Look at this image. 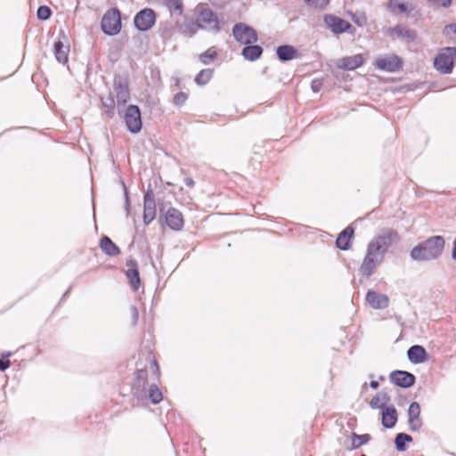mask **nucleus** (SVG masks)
<instances>
[{
	"label": "nucleus",
	"mask_w": 456,
	"mask_h": 456,
	"mask_svg": "<svg viewBox=\"0 0 456 456\" xmlns=\"http://www.w3.org/2000/svg\"><path fill=\"white\" fill-rule=\"evenodd\" d=\"M456 60V47H445L434 60L435 69L441 74L452 73Z\"/></svg>",
	"instance_id": "3"
},
{
	"label": "nucleus",
	"mask_w": 456,
	"mask_h": 456,
	"mask_svg": "<svg viewBox=\"0 0 456 456\" xmlns=\"http://www.w3.org/2000/svg\"><path fill=\"white\" fill-rule=\"evenodd\" d=\"M363 64V59L361 54L344 57L338 61L337 67L345 70H354Z\"/></svg>",
	"instance_id": "16"
},
{
	"label": "nucleus",
	"mask_w": 456,
	"mask_h": 456,
	"mask_svg": "<svg viewBox=\"0 0 456 456\" xmlns=\"http://www.w3.org/2000/svg\"><path fill=\"white\" fill-rule=\"evenodd\" d=\"M156 22V13L151 8H144L138 12L134 18V27L139 31L151 29Z\"/></svg>",
	"instance_id": "8"
},
{
	"label": "nucleus",
	"mask_w": 456,
	"mask_h": 456,
	"mask_svg": "<svg viewBox=\"0 0 456 456\" xmlns=\"http://www.w3.org/2000/svg\"><path fill=\"white\" fill-rule=\"evenodd\" d=\"M409 428L411 431H419L422 427L421 419H408Z\"/></svg>",
	"instance_id": "37"
},
{
	"label": "nucleus",
	"mask_w": 456,
	"mask_h": 456,
	"mask_svg": "<svg viewBox=\"0 0 456 456\" xmlns=\"http://www.w3.org/2000/svg\"><path fill=\"white\" fill-rule=\"evenodd\" d=\"M407 356L409 361L414 364L422 363L428 358L426 349L419 345L411 346L407 351Z\"/></svg>",
	"instance_id": "17"
},
{
	"label": "nucleus",
	"mask_w": 456,
	"mask_h": 456,
	"mask_svg": "<svg viewBox=\"0 0 456 456\" xmlns=\"http://www.w3.org/2000/svg\"><path fill=\"white\" fill-rule=\"evenodd\" d=\"M136 378H137L138 382H142L144 385L145 381H146V378H147V370H137Z\"/></svg>",
	"instance_id": "44"
},
{
	"label": "nucleus",
	"mask_w": 456,
	"mask_h": 456,
	"mask_svg": "<svg viewBox=\"0 0 456 456\" xmlns=\"http://www.w3.org/2000/svg\"><path fill=\"white\" fill-rule=\"evenodd\" d=\"M156 209L143 208V223L148 225L155 218Z\"/></svg>",
	"instance_id": "36"
},
{
	"label": "nucleus",
	"mask_w": 456,
	"mask_h": 456,
	"mask_svg": "<svg viewBox=\"0 0 456 456\" xmlns=\"http://www.w3.org/2000/svg\"><path fill=\"white\" fill-rule=\"evenodd\" d=\"M144 204L143 208L156 209V202L154 192L151 189H148L144 193Z\"/></svg>",
	"instance_id": "30"
},
{
	"label": "nucleus",
	"mask_w": 456,
	"mask_h": 456,
	"mask_svg": "<svg viewBox=\"0 0 456 456\" xmlns=\"http://www.w3.org/2000/svg\"><path fill=\"white\" fill-rule=\"evenodd\" d=\"M216 56V52L213 49H208L205 53H201V63L208 64Z\"/></svg>",
	"instance_id": "35"
},
{
	"label": "nucleus",
	"mask_w": 456,
	"mask_h": 456,
	"mask_svg": "<svg viewBox=\"0 0 456 456\" xmlns=\"http://www.w3.org/2000/svg\"><path fill=\"white\" fill-rule=\"evenodd\" d=\"M352 20L358 26H363L366 23V21H367L366 16L364 14H362V13H361V14H353Z\"/></svg>",
	"instance_id": "41"
},
{
	"label": "nucleus",
	"mask_w": 456,
	"mask_h": 456,
	"mask_svg": "<svg viewBox=\"0 0 456 456\" xmlns=\"http://www.w3.org/2000/svg\"><path fill=\"white\" fill-rule=\"evenodd\" d=\"M69 292V289L64 293L62 297H65L66 296H68Z\"/></svg>",
	"instance_id": "55"
},
{
	"label": "nucleus",
	"mask_w": 456,
	"mask_h": 456,
	"mask_svg": "<svg viewBox=\"0 0 456 456\" xmlns=\"http://www.w3.org/2000/svg\"><path fill=\"white\" fill-rule=\"evenodd\" d=\"M444 243V239L440 235L430 237L411 250V257L416 261L434 260L441 256Z\"/></svg>",
	"instance_id": "2"
},
{
	"label": "nucleus",
	"mask_w": 456,
	"mask_h": 456,
	"mask_svg": "<svg viewBox=\"0 0 456 456\" xmlns=\"http://www.w3.org/2000/svg\"><path fill=\"white\" fill-rule=\"evenodd\" d=\"M213 72L212 69H201V86L205 85L212 78Z\"/></svg>",
	"instance_id": "39"
},
{
	"label": "nucleus",
	"mask_w": 456,
	"mask_h": 456,
	"mask_svg": "<svg viewBox=\"0 0 456 456\" xmlns=\"http://www.w3.org/2000/svg\"><path fill=\"white\" fill-rule=\"evenodd\" d=\"M361 456H366L365 454H362Z\"/></svg>",
	"instance_id": "57"
},
{
	"label": "nucleus",
	"mask_w": 456,
	"mask_h": 456,
	"mask_svg": "<svg viewBox=\"0 0 456 456\" xmlns=\"http://www.w3.org/2000/svg\"><path fill=\"white\" fill-rule=\"evenodd\" d=\"M373 65L379 70L395 72L402 68L403 61L402 59L395 54H386L379 56Z\"/></svg>",
	"instance_id": "7"
},
{
	"label": "nucleus",
	"mask_w": 456,
	"mask_h": 456,
	"mask_svg": "<svg viewBox=\"0 0 456 456\" xmlns=\"http://www.w3.org/2000/svg\"><path fill=\"white\" fill-rule=\"evenodd\" d=\"M222 20L209 8H201V29L217 33L221 29Z\"/></svg>",
	"instance_id": "10"
},
{
	"label": "nucleus",
	"mask_w": 456,
	"mask_h": 456,
	"mask_svg": "<svg viewBox=\"0 0 456 456\" xmlns=\"http://www.w3.org/2000/svg\"><path fill=\"white\" fill-rule=\"evenodd\" d=\"M11 354H12V353H10V352H9V353H6L5 356H7V357H8V356H10Z\"/></svg>",
	"instance_id": "56"
},
{
	"label": "nucleus",
	"mask_w": 456,
	"mask_h": 456,
	"mask_svg": "<svg viewBox=\"0 0 456 456\" xmlns=\"http://www.w3.org/2000/svg\"><path fill=\"white\" fill-rule=\"evenodd\" d=\"M420 418V406L417 402H412L408 409V419Z\"/></svg>",
	"instance_id": "33"
},
{
	"label": "nucleus",
	"mask_w": 456,
	"mask_h": 456,
	"mask_svg": "<svg viewBox=\"0 0 456 456\" xmlns=\"http://www.w3.org/2000/svg\"><path fill=\"white\" fill-rule=\"evenodd\" d=\"M52 15L51 9L46 5H41L37 11V16L38 20H47Z\"/></svg>",
	"instance_id": "34"
},
{
	"label": "nucleus",
	"mask_w": 456,
	"mask_h": 456,
	"mask_svg": "<svg viewBox=\"0 0 456 456\" xmlns=\"http://www.w3.org/2000/svg\"><path fill=\"white\" fill-rule=\"evenodd\" d=\"M428 1L434 5L442 6L444 8H447L452 4V0H428Z\"/></svg>",
	"instance_id": "43"
},
{
	"label": "nucleus",
	"mask_w": 456,
	"mask_h": 456,
	"mask_svg": "<svg viewBox=\"0 0 456 456\" xmlns=\"http://www.w3.org/2000/svg\"><path fill=\"white\" fill-rule=\"evenodd\" d=\"M10 361L9 360H4L3 358H0V370L1 371H4L5 370H7L9 367H10Z\"/></svg>",
	"instance_id": "48"
},
{
	"label": "nucleus",
	"mask_w": 456,
	"mask_h": 456,
	"mask_svg": "<svg viewBox=\"0 0 456 456\" xmlns=\"http://www.w3.org/2000/svg\"><path fill=\"white\" fill-rule=\"evenodd\" d=\"M101 101L102 105L108 109L107 113L109 117H112L113 110L115 108V100L111 94H109L106 97H101Z\"/></svg>",
	"instance_id": "31"
},
{
	"label": "nucleus",
	"mask_w": 456,
	"mask_h": 456,
	"mask_svg": "<svg viewBox=\"0 0 456 456\" xmlns=\"http://www.w3.org/2000/svg\"><path fill=\"white\" fill-rule=\"evenodd\" d=\"M390 402V396L386 392H379L370 402V406L372 409H381L387 407L386 405Z\"/></svg>",
	"instance_id": "25"
},
{
	"label": "nucleus",
	"mask_w": 456,
	"mask_h": 456,
	"mask_svg": "<svg viewBox=\"0 0 456 456\" xmlns=\"http://www.w3.org/2000/svg\"><path fill=\"white\" fill-rule=\"evenodd\" d=\"M453 249H452V258L453 260H456V240H454L453 242Z\"/></svg>",
	"instance_id": "52"
},
{
	"label": "nucleus",
	"mask_w": 456,
	"mask_h": 456,
	"mask_svg": "<svg viewBox=\"0 0 456 456\" xmlns=\"http://www.w3.org/2000/svg\"><path fill=\"white\" fill-rule=\"evenodd\" d=\"M379 382L376 381V380H371L370 382V387L372 388V389H377L379 387Z\"/></svg>",
	"instance_id": "50"
},
{
	"label": "nucleus",
	"mask_w": 456,
	"mask_h": 456,
	"mask_svg": "<svg viewBox=\"0 0 456 456\" xmlns=\"http://www.w3.org/2000/svg\"><path fill=\"white\" fill-rule=\"evenodd\" d=\"M124 119L130 133L138 134L142 130L141 110L137 105L127 106L124 113Z\"/></svg>",
	"instance_id": "5"
},
{
	"label": "nucleus",
	"mask_w": 456,
	"mask_h": 456,
	"mask_svg": "<svg viewBox=\"0 0 456 456\" xmlns=\"http://www.w3.org/2000/svg\"><path fill=\"white\" fill-rule=\"evenodd\" d=\"M194 81L195 83L200 86V73L196 74L195 77H194Z\"/></svg>",
	"instance_id": "53"
},
{
	"label": "nucleus",
	"mask_w": 456,
	"mask_h": 456,
	"mask_svg": "<svg viewBox=\"0 0 456 456\" xmlns=\"http://www.w3.org/2000/svg\"><path fill=\"white\" fill-rule=\"evenodd\" d=\"M130 313H131V317H132V325L135 326L139 320V311L136 306L131 305Z\"/></svg>",
	"instance_id": "42"
},
{
	"label": "nucleus",
	"mask_w": 456,
	"mask_h": 456,
	"mask_svg": "<svg viewBox=\"0 0 456 456\" xmlns=\"http://www.w3.org/2000/svg\"><path fill=\"white\" fill-rule=\"evenodd\" d=\"M167 225L175 231H179L183 226V218L182 213L175 208H169L165 216Z\"/></svg>",
	"instance_id": "14"
},
{
	"label": "nucleus",
	"mask_w": 456,
	"mask_h": 456,
	"mask_svg": "<svg viewBox=\"0 0 456 456\" xmlns=\"http://www.w3.org/2000/svg\"><path fill=\"white\" fill-rule=\"evenodd\" d=\"M102 29L109 36L119 33L121 29L120 12L118 9L108 11L102 20Z\"/></svg>",
	"instance_id": "4"
},
{
	"label": "nucleus",
	"mask_w": 456,
	"mask_h": 456,
	"mask_svg": "<svg viewBox=\"0 0 456 456\" xmlns=\"http://www.w3.org/2000/svg\"><path fill=\"white\" fill-rule=\"evenodd\" d=\"M276 54L280 61H289L298 57L297 49L290 45H280L276 49Z\"/></svg>",
	"instance_id": "21"
},
{
	"label": "nucleus",
	"mask_w": 456,
	"mask_h": 456,
	"mask_svg": "<svg viewBox=\"0 0 456 456\" xmlns=\"http://www.w3.org/2000/svg\"><path fill=\"white\" fill-rule=\"evenodd\" d=\"M149 398L151 399V403L154 404L159 403L162 398V393L158 387L157 385H151L149 387Z\"/></svg>",
	"instance_id": "29"
},
{
	"label": "nucleus",
	"mask_w": 456,
	"mask_h": 456,
	"mask_svg": "<svg viewBox=\"0 0 456 456\" xmlns=\"http://www.w3.org/2000/svg\"><path fill=\"white\" fill-rule=\"evenodd\" d=\"M128 265H129V268L126 272V276L128 280V283H129L131 289L134 291H137L141 285V278H140L137 264L134 261H131L130 264H128Z\"/></svg>",
	"instance_id": "18"
},
{
	"label": "nucleus",
	"mask_w": 456,
	"mask_h": 456,
	"mask_svg": "<svg viewBox=\"0 0 456 456\" xmlns=\"http://www.w3.org/2000/svg\"><path fill=\"white\" fill-rule=\"evenodd\" d=\"M121 183H122V186L124 189L126 215H128L129 209H130V200H129V197H128V192H127L126 186L125 183L121 182Z\"/></svg>",
	"instance_id": "46"
},
{
	"label": "nucleus",
	"mask_w": 456,
	"mask_h": 456,
	"mask_svg": "<svg viewBox=\"0 0 456 456\" xmlns=\"http://www.w3.org/2000/svg\"><path fill=\"white\" fill-rule=\"evenodd\" d=\"M412 441V437L405 433H398L395 438V448L399 452H404L406 450L405 443Z\"/></svg>",
	"instance_id": "27"
},
{
	"label": "nucleus",
	"mask_w": 456,
	"mask_h": 456,
	"mask_svg": "<svg viewBox=\"0 0 456 456\" xmlns=\"http://www.w3.org/2000/svg\"><path fill=\"white\" fill-rule=\"evenodd\" d=\"M163 2L170 10H174L178 14L183 13L182 0H163Z\"/></svg>",
	"instance_id": "32"
},
{
	"label": "nucleus",
	"mask_w": 456,
	"mask_h": 456,
	"mask_svg": "<svg viewBox=\"0 0 456 456\" xmlns=\"http://www.w3.org/2000/svg\"><path fill=\"white\" fill-rule=\"evenodd\" d=\"M391 33H395L398 37L407 38L413 41L416 38V33L412 29H407L401 25H397L390 29Z\"/></svg>",
	"instance_id": "26"
},
{
	"label": "nucleus",
	"mask_w": 456,
	"mask_h": 456,
	"mask_svg": "<svg viewBox=\"0 0 456 456\" xmlns=\"http://www.w3.org/2000/svg\"><path fill=\"white\" fill-rule=\"evenodd\" d=\"M172 82H173L172 86H175V87L180 86V79L178 77H173Z\"/></svg>",
	"instance_id": "51"
},
{
	"label": "nucleus",
	"mask_w": 456,
	"mask_h": 456,
	"mask_svg": "<svg viewBox=\"0 0 456 456\" xmlns=\"http://www.w3.org/2000/svg\"><path fill=\"white\" fill-rule=\"evenodd\" d=\"M381 422L384 428H393L397 422V411L394 406L383 408L381 412Z\"/></svg>",
	"instance_id": "19"
},
{
	"label": "nucleus",
	"mask_w": 456,
	"mask_h": 456,
	"mask_svg": "<svg viewBox=\"0 0 456 456\" xmlns=\"http://www.w3.org/2000/svg\"><path fill=\"white\" fill-rule=\"evenodd\" d=\"M354 236V228L347 226L338 236L336 240L337 247L341 250H347L350 248L351 240Z\"/></svg>",
	"instance_id": "20"
},
{
	"label": "nucleus",
	"mask_w": 456,
	"mask_h": 456,
	"mask_svg": "<svg viewBox=\"0 0 456 456\" xmlns=\"http://www.w3.org/2000/svg\"><path fill=\"white\" fill-rule=\"evenodd\" d=\"M387 9L395 14H404L407 17L411 15L415 6L411 3H402L399 0H388Z\"/></svg>",
	"instance_id": "15"
},
{
	"label": "nucleus",
	"mask_w": 456,
	"mask_h": 456,
	"mask_svg": "<svg viewBox=\"0 0 456 456\" xmlns=\"http://www.w3.org/2000/svg\"><path fill=\"white\" fill-rule=\"evenodd\" d=\"M232 34L236 41L242 45H250L257 41L256 31L245 23H236L233 26Z\"/></svg>",
	"instance_id": "6"
},
{
	"label": "nucleus",
	"mask_w": 456,
	"mask_h": 456,
	"mask_svg": "<svg viewBox=\"0 0 456 456\" xmlns=\"http://www.w3.org/2000/svg\"><path fill=\"white\" fill-rule=\"evenodd\" d=\"M323 20L327 28L336 35L350 32L349 29L352 28L348 21L333 14H326Z\"/></svg>",
	"instance_id": "11"
},
{
	"label": "nucleus",
	"mask_w": 456,
	"mask_h": 456,
	"mask_svg": "<svg viewBox=\"0 0 456 456\" xmlns=\"http://www.w3.org/2000/svg\"><path fill=\"white\" fill-rule=\"evenodd\" d=\"M188 99V94L183 92H180L175 94L173 102L175 105L180 106L183 104Z\"/></svg>",
	"instance_id": "38"
},
{
	"label": "nucleus",
	"mask_w": 456,
	"mask_h": 456,
	"mask_svg": "<svg viewBox=\"0 0 456 456\" xmlns=\"http://www.w3.org/2000/svg\"><path fill=\"white\" fill-rule=\"evenodd\" d=\"M309 5L317 7V8H324L329 4V0H304Z\"/></svg>",
	"instance_id": "40"
},
{
	"label": "nucleus",
	"mask_w": 456,
	"mask_h": 456,
	"mask_svg": "<svg viewBox=\"0 0 456 456\" xmlns=\"http://www.w3.org/2000/svg\"><path fill=\"white\" fill-rule=\"evenodd\" d=\"M194 24L200 28V17L195 18Z\"/></svg>",
	"instance_id": "54"
},
{
	"label": "nucleus",
	"mask_w": 456,
	"mask_h": 456,
	"mask_svg": "<svg viewBox=\"0 0 456 456\" xmlns=\"http://www.w3.org/2000/svg\"><path fill=\"white\" fill-rule=\"evenodd\" d=\"M263 53V48L260 46V45H247V46H245L243 49H242V56L246 59V60H248V61H256L257 59H259L261 57Z\"/></svg>",
	"instance_id": "24"
},
{
	"label": "nucleus",
	"mask_w": 456,
	"mask_h": 456,
	"mask_svg": "<svg viewBox=\"0 0 456 456\" xmlns=\"http://www.w3.org/2000/svg\"><path fill=\"white\" fill-rule=\"evenodd\" d=\"M444 33L447 36H454L456 37V24H450L445 26Z\"/></svg>",
	"instance_id": "45"
},
{
	"label": "nucleus",
	"mask_w": 456,
	"mask_h": 456,
	"mask_svg": "<svg viewBox=\"0 0 456 456\" xmlns=\"http://www.w3.org/2000/svg\"><path fill=\"white\" fill-rule=\"evenodd\" d=\"M370 439L371 437L369 434L358 435L356 433H353L351 449H357L360 446L367 444Z\"/></svg>",
	"instance_id": "28"
},
{
	"label": "nucleus",
	"mask_w": 456,
	"mask_h": 456,
	"mask_svg": "<svg viewBox=\"0 0 456 456\" xmlns=\"http://www.w3.org/2000/svg\"><path fill=\"white\" fill-rule=\"evenodd\" d=\"M184 183H185L187 186L191 187V186H193V185H194V181H193V179H192V178H191V177H186V178H184Z\"/></svg>",
	"instance_id": "49"
},
{
	"label": "nucleus",
	"mask_w": 456,
	"mask_h": 456,
	"mask_svg": "<svg viewBox=\"0 0 456 456\" xmlns=\"http://www.w3.org/2000/svg\"><path fill=\"white\" fill-rule=\"evenodd\" d=\"M100 248L106 255L110 256L120 254L119 248L108 236H103L101 239Z\"/></svg>",
	"instance_id": "23"
},
{
	"label": "nucleus",
	"mask_w": 456,
	"mask_h": 456,
	"mask_svg": "<svg viewBox=\"0 0 456 456\" xmlns=\"http://www.w3.org/2000/svg\"><path fill=\"white\" fill-rule=\"evenodd\" d=\"M113 88L116 94L118 106L120 104H126L130 99V90L127 78L120 75L115 76Z\"/></svg>",
	"instance_id": "9"
},
{
	"label": "nucleus",
	"mask_w": 456,
	"mask_h": 456,
	"mask_svg": "<svg viewBox=\"0 0 456 456\" xmlns=\"http://www.w3.org/2000/svg\"><path fill=\"white\" fill-rule=\"evenodd\" d=\"M366 301L373 309H385L389 304L387 296L377 293L374 290H369L367 292Z\"/></svg>",
	"instance_id": "13"
},
{
	"label": "nucleus",
	"mask_w": 456,
	"mask_h": 456,
	"mask_svg": "<svg viewBox=\"0 0 456 456\" xmlns=\"http://www.w3.org/2000/svg\"><path fill=\"white\" fill-rule=\"evenodd\" d=\"M390 382L403 388H409L415 383L416 378L406 370H394L389 375Z\"/></svg>",
	"instance_id": "12"
},
{
	"label": "nucleus",
	"mask_w": 456,
	"mask_h": 456,
	"mask_svg": "<svg viewBox=\"0 0 456 456\" xmlns=\"http://www.w3.org/2000/svg\"><path fill=\"white\" fill-rule=\"evenodd\" d=\"M322 86V81L320 79H314L311 83V88L314 93H318Z\"/></svg>",
	"instance_id": "47"
},
{
	"label": "nucleus",
	"mask_w": 456,
	"mask_h": 456,
	"mask_svg": "<svg viewBox=\"0 0 456 456\" xmlns=\"http://www.w3.org/2000/svg\"><path fill=\"white\" fill-rule=\"evenodd\" d=\"M399 240L397 232L393 229H385L380 234L375 236L367 246L366 255L359 272L366 278L371 276L377 267L383 262L389 248L393 243L398 242Z\"/></svg>",
	"instance_id": "1"
},
{
	"label": "nucleus",
	"mask_w": 456,
	"mask_h": 456,
	"mask_svg": "<svg viewBox=\"0 0 456 456\" xmlns=\"http://www.w3.org/2000/svg\"><path fill=\"white\" fill-rule=\"evenodd\" d=\"M69 46L64 45L61 41H57L53 45V53L58 62L65 64L69 60Z\"/></svg>",
	"instance_id": "22"
}]
</instances>
